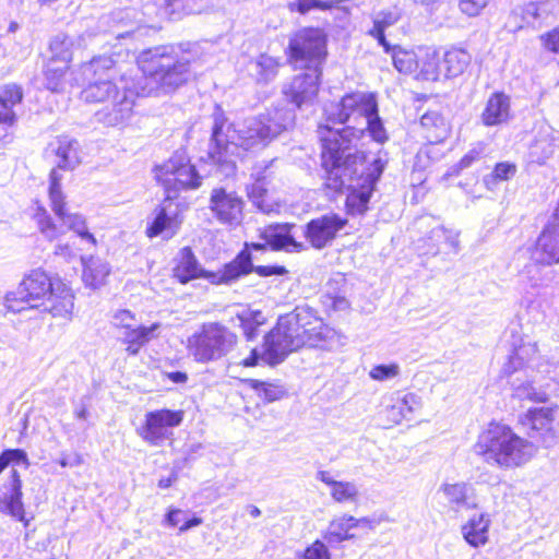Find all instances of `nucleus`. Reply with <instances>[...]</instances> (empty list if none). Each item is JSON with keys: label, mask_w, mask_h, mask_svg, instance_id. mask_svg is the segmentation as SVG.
I'll return each instance as SVG.
<instances>
[{"label": "nucleus", "mask_w": 559, "mask_h": 559, "mask_svg": "<svg viewBox=\"0 0 559 559\" xmlns=\"http://www.w3.org/2000/svg\"><path fill=\"white\" fill-rule=\"evenodd\" d=\"M392 59L394 67L401 73H413L419 68V61L412 51L394 49Z\"/></svg>", "instance_id": "3c124183"}, {"label": "nucleus", "mask_w": 559, "mask_h": 559, "mask_svg": "<svg viewBox=\"0 0 559 559\" xmlns=\"http://www.w3.org/2000/svg\"><path fill=\"white\" fill-rule=\"evenodd\" d=\"M270 165L257 166L251 174L253 183L247 187V194L249 200L261 212L270 214L278 212L280 204L272 197L269 185L271 182L272 174L269 173Z\"/></svg>", "instance_id": "4be33fe9"}, {"label": "nucleus", "mask_w": 559, "mask_h": 559, "mask_svg": "<svg viewBox=\"0 0 559 559\" xmlns=\"http://www.w3.org/2000/svg\"><path fill=\"white\" fill-rule=\"evenodd\" d=\"M159 326V323H153L150 326L135 325L122 334L121 341L127 345V353L131 356L138 355L145 344L156 337V331Z\"/></svg>", "instance_id": "ea45409f"}, {"label": "nucleus", "mask_w": 559, "mask_h": 559, "mask_svg": "<svg viewBox=\"0 0 559 559\" xmlns=\"http://www.w3.org/2000/svg\"><path fill=\"white\" fill-rule=\"evenodd\" d=\"M352 521H353L354 530L355 528H366V530L372 531L380 523L378 520H374V519H371L368 516L357 519L352 515Z\"/></svg>", "instance_id": "338daca9"}, {"label": "nucleus", "mask_w": 559, "mask_h": 559, "mask_svg": "<svg viewBox=\"0 0 559 559\" xmlns=\"http://www.w3.org/2000/svg\"><path fill=\"white\" fill-rule=\"evenodd\" d=\"M423 405L421 397L413 392L394 391L382 397L381 414L385 417L388 427L400 425Z\"/></svg>", "instance_id": "6ab92c4d"}, {"label": "nucleus", "mask_w": 559, "mask_h": 559, "mask_svg": "<svg viewBox=\"0 0 559 559\" xmlns=\"http://www.w3.org/2000/svg\"><path fill=\"white\" fill-rule=\"evenodd\" d=\"M294 227V224L270 225L261 231V238L275 251H305L307 246L304 242L297 241L292 234Z\"/></svg>", "instance_id": "393cba45"}, {"label": "nucleus", "mask_w": 559, "mask_h": 559, "mask_svg": "<svg viewBox=\"0 0 559 559\" xmlns=\"http://www.w3.org/2000/svg\"><path fill=\"white\" fill-rule=\"evenodd\" d=\"M511 118V99L502 93L496 92L491 94L481 112V122L487 127L499 126L506 123Z\"/></svg>", "instance_id": "7c9ffc66"}, {"label": "nucleus", "mask_w": 559, "mask_h": 559, "mask_svg": "<svg viewBox=\"0 0 559 559\" xmlns=\"http://www.w3.org/2000/svg\"><path fill=\"white\" fill-rule=\"evenodd\" d=\"M250 272H252V258L249 251L243 250L231 262L225 264L224 267L216 272L210 271L205 275V280L214 285H228Z\"/></svg>", "instance_id": "cd10ccee"}, {"label": "nucleus", "mask_w": 559, "mask_h": 559, "mask_svg": "<svg viewBox=\"0 0 559 559\" xmlns=\"http://www.w3.org/2000/svg\"><path fill=\"white\" fill-rule=\"evenodd\" d=\"M491 516L487 512L473 514L461 525V535L472 548H480L489 542Z\"/></svg>", "instance_id": "c85d7f7f"}, {"label": "nucleus", "mask_w": 559, "mask_h": 559, "mask_svg": "<svg viewBox=\"0 0 559 559\" xmlns=\"http://www.w3.org/2000/svg\"><path fill=\"white\" fill-rule=\"evenodd\" d=\"M304 559H331L326 545L317 539L304 551Z\"/></svg>", "instance_id": "13d9d810"}, {"label": "nucleus", "mask_w": 559, "mask_h": 559, "mask_svg": "<svg viewBox=\"0 0 559 559\" xmlns=\"http://www.w3.org/2000/svg\"><path fill=\"white\" fill-rule=\"evenodd\" d=\"M419 61L420 74L425 80L436 81L443 75L442 61L438 52L433 49H427Z\"/></svg>", "instance_id": "09e8293b"}, {"label": "nucleus", "mask_w": 559, "mask_h": 559, "mask_svg": "<svg viewBox=\"0 0 559 559\" xmlns=\"http://www.w3.org/2000/svg\"><path fill=\"white\" fill-rule=\"evenodd\" d=\"M173 199V197L167 195L155 209L153 223L146 229V235L150 238L156 237L163 233L171 237L176 233L180 221L178 219V205Z\"/></svg>", "instance_id": "b1692460"}, {"label": "nucleus", "mask_w": 559, "mask_h": 559, "mask_svg": "<svg viewBox=\"0 0 559 559\" xmlns=\"http://www.w3.org/2000/svg\"><path fill=\"white\" fill-rule=\"evenodd\" d=\"M182 411L167 408L145 414L143 424L136 429L139 437L153 447H160L174 436V428L181 425Z\"/></svg>", "instance_id": "f8f14e48"}, {"label": "nucleus", "mask_w": 559, "mask_h": 559, "mask_svg": "<svg viewBox=\"0 0 559 559\" xmlns=\"http://www.w3.org/2000/svg\"><path fill=\"white\" fill-rule=\"evenodd\" d=\"M69 68L66 64L57 66V63L49 62L45 70L46 87L51 92H64L72 84L66 79Z\"/></svg>", "instance_id": "49530a36"}, {"label": "nucleus", "mask_w": 559, "mask_h": 559, "mask_svg": "<svg viewBox=\"0 0 559 559\" xmlns=\"http://www.w3.org/2000/svg\"><path fill=\"white\" fill-rule=\"evenodd\" d=\"M190 63V55L173 46L142 51L138 57L143 73L142 96L168 94L186 84L191 76Z\"/></svg>", "instance_id": "39448f33"}, {"label": "nucleus", "mask_w": 559, "mask_h": 559, "mask_svg": "<svg viewBox=\"0 0 559 559\" xmlns=\"http://www.w3.org/2000/svg\"><path fill=\"white\" fill-rule=\"evenodd\" d=\"M61 179L62 177L58 169L53 168L50 171L48 189L51 210L69 230L74 231L81 239L96 246V238L88 231L85 216L79 213H68L66 211V195L61 189Z\"/></svg>", "instance_id": "4468645a"}, {"label": "nucleus", "mask_w": 559, "mask_h": 559, "mask_svg": "<svg viewBox=\"0 0 559 559\" xmlns=\"http://www.w3.org/2000/svg\"><path fill=\"white\" fill-rule=\"evenodd\" d=\"M40 234L49 241H53L63 235V230L52 221L47 210L38 205L33 215Z\"/></svg>", "instance_id": "de8ad7c7"}, {"label": "nucleus", "mask_w": 559, "mask_h": 559, "mask_svg": "<svg viewBox=\"0 0 559 559\" xmlns=\"http://www.w3.org/2000/svg\"><path fill=\"white\" fill-rule=\"evenodd\" d=\"M431 238L437 241L444 240L454 249H457L459 247L457 234L452 230H448L442 226H438L431 230Z\"/></svg>", "instance_id": "bf43d9fd"}, {"label": "nucleus", "mask_w": 559, "mask_h": 559, "mask_svg": "<svg viewBox=\"0 0 559 559\" xmlns=\"http://www.w3.org/2000/svg\"><path fill=\"white\" fill-rule=\"evenodd\" d=\"M136 96H142L141 88L124 83L119 97L108 102L102 110L96 112V120L108 127L126 124L133 115Z\"/></svg>", "instance_id": "a211bd4d"}, {"label": "nucleus", "mask_w": 559, "mask_h": 559, "mask_svg": "<svg viewBox=\"0 0 559 559\" xmlns=\"http://www.w3.org/2000/svg\"><path fill=\"white\" fill-rule=\"evenodd\" d=\"M295 325L292 312L280 317L276 325L264 337L262 354L252 349L250 356L242 360V366L253 367L259 360L275 366L284 361L290 353L302 348L304 342Z\"/></svg>", "instance_id": "1a4fd4ad"}, {"label": "nucleus", "mask_w": 559, "mask_h": 559, "mask_svg": "<svg viewBox=\"0 0 559 559\" xmlns=\"http://www.w3.org/2000/svg\"><path fill=\"white\" fill-rule=\"evenodd\" d=\"M252 271L263 277L282 276V275L287 274V272H288L285 269V266H282V265H259V266L252 265Z\"/></svg>", "instance_id": "69168bd1"}, {"label": "nucleus", "mask_w": 559, "mask_h": 559, "mask_svg": "<svg viewBox=\"0 0 559 559\" xmlns=\"http://www.w3.org/2000/svg\"><path fill=\"white\" fill-rule=\"evenodd\" d=\"M3 463H5V466H8L10 463L16 464V465H24L25 467H28L29 461L27 457V454L24 450L21 449H11L5 450L0 455Z\"/></svg>", "instance_id": "4d7b16f0"}, {"label": "nucleus", "mask_w": 559, "mask_h": 559, "mask_svg": "<svg viewBox=\"0 0 559 559\" xmlns=\"http://www.w3.org/2000/svg\"><path fill=\"white\" fill-rule=\"evenodd\" d=\"M251 385L259 392V395L267 402H273L282 396V390L276 385L261 382L259 380H251Z\"/></svg>", "instance_id": "6e6d98bb"}, {"label": "nucleus", "mask_w": 559, "mask_h": 559, "mask_svg": "<svg viewBox=\"0 0 559 559\" xmlns=\"http://www.w3.org/2000/svg\"><path fill=\"white\" fill-rule=\"evenodd\" d=\"M237 334L219 322L203 323L186 342L188 355L199 364L221 360L234 350Z\"/></svg>", "instance_id": "6e6552de"}, {"label": "nucleus", "mask_w": 559, "mask_h": 559, "mask_svg": "<svg viewBox=\"0 0 559 559\" xmlns=\"http://www.w3.org/2000/svg\"><path fill=\"white\" fill-rule=\"evenodd\" d=\"M280 67L281 60L278 58L260 53L249 62L248 70L258 83L266 84L277 76Z\"/></svg>", "instance_id": "c9c22d12"}, {"label": "nucleus", "mask_w": 559, "mask_h": 559, "mask_svg": "<svg viewBox=\"0 0 559 559\" xmlns=\"http://www.w3.org/2000/svg\"><path fill=\"white\" fill-rule=\"evenodd\" d=\"M111 323L117 330H119L120 335L138 325L135 314L127 309L117 310L112 314Z\"/></svg>", "instance_id": "864d4df0"}, {"label": "nucleus", "mask_w": 559, "mask_h": 559, "mask_svg": "<svg viewBox=\"0 0 559 559\" xmlns=\"http://www.w3.org/2000/svg\"><path fill=\"white\" fill-rule=\"evenodd\" d=\"M292 316L304 346L325 348L335 337V331L328 326L310 307H296Z\"/></svg>", "instance_id": "2eb2a0df"}, {"label": "nucleus", "mask_w": 559, "mask_h": 559, "mask_svg": "<svg viewBox=\"0 0 559 559\" xmlns=\"http://www.w3.org/2000/svg\"><path fill=\"white\" fill-rule=\"evenodd\" d=\"M80 72L84 82L97 81V78L115 79L116 62L111 57H94L91 61L81 64Z\"/></svg>", "instance_id": "e433bc0d"}, {"label": "nucleus", "mask_w": 559, "mask_h": 559, "mask_svg": "<svg viewBox=\"0 0 559 559\" xmlns=\"http://www.w3.org/2000/svg\"><path fill=\"white\" fill-rule=\"evenodd\" d=\"M401 373V367L396 362L389 365H377L369 371V377L374 381H388L399 377Z\"/></svg>", "instance_id": "603ef678"}, {"label": "nucleus", "mask_w": 559, "mask_h": 559, "mask_svg": "<svg viewBox=\"0 0 559 559\" xmlns=\"http://www.w3.org/2000/svg\"><path fill=\"white\" fill-rule=\"evenodd\" d=\"M385 164L386 160L379 156L365 167L356 153H347L346 158L336 157L335 163L323 167L326 173L325 185L333 191L348 192L346 209L349 214H364Z\"/></svg>", "instance_id": "20e7f679"}, {"label": "nucleus", "mask_w": 559, "mask_h": 559, "mask_svg": "<svg viewBox=\"0 0 559 559\" xmlns=\"http://www.w3.org/2000/svg\"><path fill=\"white\" fill-rule=\"evenodd\" d=\"M0 511L17 521H25L22 502V481L15 469H12L9 483L0 488Z\"/></svg>", "instance_id": "a878e982"}, {"label": "nucleus", "mask_w": 559, "mask_h": 559, "mask_svg": "<svg viewBox=\"0 0 559 559\" xmlns=\"http://www.w3.org/2000/svg\"><path fill=\"white\" fill-rule=\"evenodd\" d=\"M53 253L57 257H60L67 261L71 260L74 257V252L69 243H58L55 247Z\"/></svg>", "instance_id": "774afa93"}, {"label": "nucleus", "mask_w": 559, "mask_h": 559, "mask_svg": "<svg viewBox=\"0 0 559 559\" xmlns=\"http://www.w3.org/2000/svg\"><path fill=\"white\" fill-rule=\"evenodd\" d=\"M81 260L83 264L82 278L85 285L91 288L103 286L110 273L108 263L93 255L82 257Z\"/></svg>", "instance_id": "a19ab883"}, {"label": "nucleus", "mask_w": 559, "mask_h": 559, "mask_svg": "<svg viewBox=\"0 0 559 559\" xmlns=\"http://www.w3.org/2000/svg\"><path fill=\"white\" fill-rule=\"evenodd\" d=\"M471 62V55L459 48H452L443 55V76L455 78L462 74Z\"/></svg>", "instance_id": "c03bdc74"}, {"label": "nucleus", "mask_w": 559, "mask_h": 559, "mask_svg": "<svg viewBox=\"0 0 559 559\" xmlns=\"http://www.w3.org/2000/svg\"><path fill=\"white\" fill-rule=\"evenodd\" d=\"M318 479L330 487V495L338 503H355L358 500L359 491L355 483L337 481L331 477L329 472H319Z\"/></svg>", "instance_id": "4c0bfd02"}, {"label": "nucleus", "mask_w": 559, "mask_h": 559, "mask_svg": "<svg viewBox=\"0 0 559 559\" xmlns=\"http://www.w3.org/2000/svg\"><path fill=\"white\" fill-rule=\"evenodd\" d=\"M353 530L352 515L343 514L329 523L326 531L323 533V538L330 546H334L356 538Z\"/></svg>", "instance_id": "79ce46f5"}, {"label": "nucleus", "mask_w": 559, "mask_h": 559, "mask_svg": "<svg viewBox=\"0 0 559 559\" xmlns=\"http://www.w3.org/2000/svg\"><path fill=\"white\" fill-rule=\"evenodd\" d=\"M155 178L167 195L173 198L181 190H194L202 185V177L183 152H176L165 163L156 166Z\"/></svg>", "instance_id": "9d476101"}, {"label": "nucleus", "mask_w": 559, "mask_h": 559, "mask_svg": "<svg viewBox=\"0 0 559 559\" xmlns=\"http://www.w3.org/2000/svg\"><path fill=\"white\" fill-rule=\"evenodd\" d=\"M4 307L14 313L39 309L53 318L71 320L74 294L60 278L51 277L43 269H34L24 276L16 290L5 295Z\"/></svg>", "instance_id": "7ed1b4c3"}, {"label": "nucleus", "mask_w": 559, "mask_h": 559, "mask_svg": "<svg viewBox=\"0 0 559 559\" xmlns=\"http://www.w3.org/2000/svg\"><path fill=\"white\" fill-rule=\"evenodd\" d=\"M243 333L248 340H252L257 335V328L261 325L264 318L260 311L243 313L239 317Z\"/></svg>", "instance_id": "5fc2aeb1"}, {"label": "nucleus", "mask_w": 559, "mask_h": 559, "mask_svg": "<svg viewBox=\"0 0 559 559\" xmlns=\"http://www.w3.org/2000/svg\"><path fill=\"white\" fill-rule=\"evenodd\" d=\"M556 412L557 407H534L521 418V424L528 436L545 448L555 447L559 439Z\"/></svg>", "instance_id": "dca6fc26"}, {"label": "nucleus", "mask_w": 559, "mask_h": 559, "mask_svg": "<svg viewBox=\"0 0 559 559\" xmlns=\"http://www.w3.org/2000/svg\"><path fill=\"white\" fill-rule=\"evenodd\" d=\"M489 0H461V11L469 16H475L488 4Z\"/></svg>", "instance_id": "680f3d73"}, {"label": "nucleus", "mask_w": 559, "mask_h": 559, "mask_svg": "<svg viewBox=\"0 0 559 559\" xmlns=\"http://www.w3.org/2000/svg\"><path fill=\"white\" fill-rule=\"evenodd\" d=\"M533 441L516 435L509 426L491 423L480 432L474 452L484 462L501 469H513L530 462L536 454Z\"/></svg>", "instance_id": "423d86ee"}, {"label": "nucleus", "mask_w": 559, "mask_h": 559, "mask_svg": "<svg viewBox=\"0 0 559 559\" xmlns=\"http://www.w3.org/2000/svg\"><path fill=\"white\" fill-rule=\"evenodd\" d=\"M50 148L57 157L58 169L73 170L81 164V146L75 139L58 136L50 143Z\"/></svg>", "instance_id": "c756f323"}, {"label": "nucleus", "mask_w": 559, "mask_h": 559, "mask_svg": "<svg viewBox=\"0 0 559 559\" xmlns=\"http://www.w3.org/2000/svg\"><path fill=\"white\" fill-rule=\"evenodd\" d=\"M420 127L425 138L430 143H439L445 140L450 133V126L439 111L429 110L420 118Z\"/></svg>", "instance_id": "58836bf2"}, {"label": "nucleus", "mask_w": 559, "mask_h": 559, "mask_svg": "<svg viewBox=\"0 0 559 559\" xmlns=\"http://www.w3.org/2000/svg\"><path fill=\"white\" fill-rule=\"evenodd\" d=\"M440 491L455 511L477 508V502L474 499V489L469 484H444L441 486Z\"/></svg>", "instance_id": "72a5a7b5"}, {"label": "nucleus", "mask_w": 559, "mask_h": 559, "mask_svg": "<svg viewBox=\"0 0 559 559\" xmlns=\"http://www.w3.org/2000/svg\"><path fill=\"white\" fill-rule=\"evenodd\" d=\"M510 347L502 371L507 376L521 372L510 381L512 395L521 401L546 402L559 386V361L540 358L537 342L518 330L511 333Z\"/></svg>", "instance_id": "f03ea898"}, {"label": "nucleus", "mask_w": 559, "mask_h": 559, "mask_svg": "<svg viewBox=\"0 0 559 559\" xmlns=\"http://www.w3.org/2000/svg\"><path fill=\"white\" fill-rule=\"evenodd\" d=\"M531 259L538 264L559 263V228L547 225L531 253Z\"/></svg>", "instance_id": "bb28decb"}, {"label": "nucleus", "mask_w": 559, "mask_h": 559, "mask_svg": "<svg viewBox=\"0 0 559 559\" xmlns=\"http://www.w3.org/2000/svg\"><path fill=\"white\" fill-rule=\"evenodd\" d=\"M245 202L235 191L214 188L210 195L209 209L213 216L224 225L237 227L243 219Z\"/></svg>", "instance_id": "f3484780"}, {"label": "nucleus", "mask_w": 559, "mask_h": 559, "mask_svg": "<svg viewBox=\"0 0 559 559\" xmlns=\"http://www.w3.org/2000/svg\"><path fill=\"white\" fill-rule=\"evenodd\" d=\"M516 173V166L512 163L503 162L498 163L491 174L492 180H509Z\"/></svg>", "instance_id": "052dcab7"}, {"label": "nucleus", "mask_w": 559, "mask_h": 559, "mask_svg": "<svg viewBox=\"0 0 559 559\" xmlns=\"http://www.w3.org/2000/svg\"><path fill=\"white\" fill-rule=\"evenodd\" d=\"M540 40L547 50L554 53H559V27L542 35Z\"/></svg>", "instance_id": "e2e57ef3"}, {"label": "nucleus", "mask_w": 559, "mask_h": 559, "mask_svg": "<svg viewBox=\"0 0 559 559\" xmlns=\"http://www.w3.org/2000/svg\"><path fill=\"white\" fill-rule=\"evenodd\" d=\"M377 111V99L371 93L356 92L342 97L340 102L324 107L326 121L359 126L365 117Z\"/></svg>", "instance_id": "9b49d317"}, {"label": "nucleus", "mask_w": 559, "mask_h": 559, "mask_svg": "<svg viewBox=\"0 0 559 559\" xmlns=\"http://www.w3.org/2000/svg\"><path fill=\"white\" fill-rule=\"evenodd\" d=\"M295 115L286 108L267 109L233 124L228 123L219 106L213 112L212 142L209 157L224 177L236 170V158L242 151H260L284 130L293 126Z\"/></svg>", "instance_id": "f257e3e1"}, {"label": "nucleus", "mask_w": 559, "mask_h": 559, "mask_svg": "<svg viewBox=\"0 0 559 559\" xmlns=\"http://www.w3.org/2000/svg\"><path fill=\"white\" fill-rule=\"evenodd\" d=\"M124 83L130 84L129 78L124 74L118 81L116 78H97V81L87 82L86 87L81 92V98L86 103H108L119 97Z\"/></svg>", "instance_id": "5701e85b"}, {"label": "nucleus", "mask_w": 559, "mask_h": 559, "mask_svg": "<svg viewBox=\"0 0 559 559\" xmlns=\"http://www.w3.org/2000/svg\"><path fill=\"white\" fill-rule=\"evenodd\" d=\"M401 19V12L396 8L388 11H382L377 14L373 21V27L370 29V35L378 39L379 44L384 47L385 51L390 50V46L384 37V28L395 24Z\"/></svg>", "instance_id": "a18cd8bd"}, {"label": "nucleus", "mask_w": 559, "mask_h": 559, "mask_svg": "<svg viewBox=\"0 0 559 559\" xmlns=\"http://www.w3.org/2000/svg\"><path fill=\"white\" fill-rule=\"evenodd\" d=\"M347 221L336 214H326L311 219L304 229V236L310 247L321 250L328 247L344 228Z\"/></svg>", "instance_id": "aec40b11"}, {"label": "nucleus", "mask_w": 559, "mask_h": 559, "mask_svg": "<svg viewBox=\"0 0 559 559\" xmlns=\"http://www.w3.org/2000/svg\"><path fill=\"white\" fill-rule=\"evenodd\" d=\"M484 153V147L479 144L471 148L457 163L459 170L468 168L473 163L478 160Z\"/></svg>", "instance_id": "0e129e2a"}, {"label": "nucleus", "mask_w": 559, "mask_h": 559, "mask_svg": "<svg viewBox=\"0 0 559 559\" xmlns=\"http://www.w3.org/2000/svg\"><path fill=\"white\" fill-rule=\"evenodd\" d=\"M22 88L16 84L0 87V122L12 124L15 120L14 106L21 103Z\"/></svg>", "instance_id": "37998d69"}, {"label": "nucleus", "mask_w": 559, "mask_h": 559, "mask_svg": "<svg viewBox=\"0 0 559 559\" xmlns=\"http://www.w3.org/2000/svg\"><path fill=\"white\" fill-rule=\"evenodd\" d=\"M378 143L388 140L386 131L378 115V110L365 117L359 126H347L341 130L331 126H320L319 136L322 142V166L328 167L329 163H335L336 157L346 158L347 153L353 152L354 141L359 140L365 132Z\"/></svg>", "instance_id": "0eeeda50"}, {"label": "nucleus", "mask_w": 559, "mask_h": 559, "mask_svg": "<svg viewBox=\"0 0 559 559\" xmlns=\"http://www.w3.org/2000/svg\"><path fill=\"white\" fill-rule=\"evenodd\" d=\"M289 52L296 66L306 69L320 68L325 57V39L318 28H306L295 34L289 41Z\"/></svg>", "instance_id": "ddd939ff"}, {"label": "nucleus", "mask_w": 559, "mask_h": 559, "mask_svg": "<svg viewBox=\"0 0 559 559\" xmlns=\"http://www.w3.org/2000/svg\"><path fill=\"white\" fill-rule=\"evenodd\" d=\"M174 277L186 284L195 278H204L210 271L201 267L191 248L185 247L179 250L173 269Z\"/></svg>", "instance_id": "2f4dec72"}, {"label": "nucleus", "mask_w": 559, "mask_h": 559, "mask_svg": "<svg viewBox=\"0 0 559 559\" xmlns=\"http://www.w3.org/2000/svg\"><path fill=\"white\" fill-rule=\"evenodd\" d=\"M84 45L85 34H82L76 38L63 33L57 34L49 43L51 56L48 61L53 63L61 62L62 64H66V68H69L74 49L81 48Z\"/></svg>", "instance_id": "473e14b6"}, {"label": "nucleus", "mask_w": 559, "mask_h": 559, "mask_svg": "<svg viewBox=\"0 0 559 559\" xmlns=\"http://www.w3.org/2000/svg\"><path fill=\"white\" fill-rule=\"evenodd\" d=\"M320 75V68L307 69V72L294 76L284 85V95L298 108L313 104L319 92Z\"/></svg>", "instance_id": "412c9836"}, {"label": "nucleus", "mask_w": 559, "mask_h": 559, "mask_svg": "<svg viewBox=\"0 0 559 559\" xmlns=\"http://www.w3.org/2000/svg\"><path fill=\"white\" fill-rule=\"evenodd\" d=\"M556 3L552 0H536L525 3L520 10L523 22L537 28L554 15Z\"/></svg>", "instance_id": "f704fd0d"}, {"label": "nucleus", "mask_w": 559, "mask_h": 559, "mask_svg": "<svg viewBox=\"0 0 559 559\" xmlns=\"http://www.w3.org/2000/svg\"><path fill=\"white\" fill-rule=\"evenodd\" d=\"M557 143L555 138L546 135L537 139L530 147V157L537 164H544L552 156Z\"/></svg>", "instance_id": "8fccbe9b"}]
</instances>
